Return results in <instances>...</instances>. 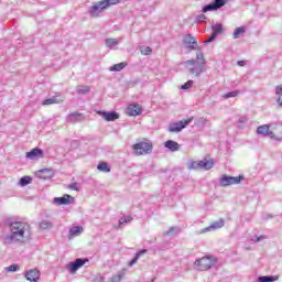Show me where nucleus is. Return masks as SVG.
<instances>
[{
  "mask_svg": "<svg viewBox=\"0 0 282 282\" xmlns=\"http://www.w3.org/2000/svg\"><path fill=\"white\" fill-rule=\"evenodd\" d=\"M10 234L1 237L3 246H12L13 243H25L30 237V224L19 220L7 221Z\"/></svg>",
  "mask_w": 282,
  "mask_h": 282,
  "instance_id": "obj_1",
  "label": "nucleus"
},
{
  "mask_svg": "<svg viewBox=\"0 0 282 282\" xmlns=\"http://www.w3.org/2000/svg\"><path fill=\"white\" fill-rule=\"evenodd\" d=\"M217 263V258L215 256H206L199 259H196L194 262V265L196 270H199V272H206L210 270Z\"/></svg>",
  "mask_w": 282,
  "mask_h": 282,
  "instance_id": "obj_2",
  "label": "nucleus"
},
{
  "mask_svg": "<svg viewBox=\"0 0 282 282\" xmlns=\"http://www.w3.org/2000/svg\"><path fill=\"white\" fill-rule=\"evenodd\" d=\"M134 155H149L153 153V142L149 139H143L142 141L132 145Z\"/></svg>",
  "mask_w": 282,
  "mask_h": 282,
  "instance_id": "obj_3",
  "label": "nucleus"
},
{
  "mask_svg": "<svg viewBox=\"0 0 282 282\" xmlns=\"http://www.w3.org/2000/svg\"><path fill=\"white\" fill-rule=\"evenodd\" d=\"M185 67H187L188 73L192 74L193 76H202L204 73V64H197V61L195 59H188L185 62Z\"/></svg>",
  "mask_w": 282,
  "mask_h": 282,
  "instance_id": "obj_4",
  "label": "nucleus"
},
{
  "mask_svg": "<svg viewBox=\"0 0 282 282\" xmlns=\"http://www.w3.org/2000/svg\"><path fill=\"white\" fill-rule=\"evenodd\" d=\"M191 122H193V117H191L186 120H181V121L171 123L169 126L167 131L170 133H180V131H182L183 129H186L189 126Z\"/></svg>",
  "mask_w": 282,
  "mask_h": 282,
  "instance_id": "obj_5",
  "label": "nucleus"
},
{
  "mask_svg": "<svg viewBox=\"0 0 282 282\" xmlns=\"http://www.w3.org/2000/svg\"><path fill=\"white\" fill-rule=\"evenodd\" d=\"M213 166H215V161L205 159L203 161H192L188 169H203L204 171H210Z\"/></svg>",
  "mask_w": 282,
  "mask_h": 282,
  "instance_id": "obj_6",
  "label": "nucleus"
},
{
  "mask_svg": "<svg viewBox=\"0 0 282 282\" xmlns=\"http://www.w3.org/2000/svg\"><path fill=\"white\" fill-rule=\"evenodd\" d=\"M241 180H243L242 175L229 176V175L224 174L219 180V184H220V186H223V188H226V186H232L235 184H241Z\"/></svg>",
  "mask_w": 282,
  "mask_h": 282,
  "instance_id": "obj_7",
  "label": "nucleus"
},
{
  "mask_svg": "<svg viewBox=\"0 0 282 282\" xmlns=\"http://www.w3.org/2000/svg\"><path fill=\"white\" fill-rule=\"evenodd\" d=\"M230 0H214L212 3L206 4L203 7L202 12H215L217 10H221L226 3H228Z\"/></svg>",
  "mask_w": 282,
  "mask_h": 282,
  "instance_id": "obj_8",
  "label": "nucleus"
},
{
  "mask_svg": "<svg viewBox=\"0 0 282 282\" xmlns=\"http://www.w3.org/2000/svg\"><path fill=\"white\" fill-rule=\"evenodd\" d=\"M87 261H89V260L83 259V258H77L75 261L69 262L67 264L68 272H70V274H76V272H78V270H80V268H83V265H85L87 263Z\"/></svg>",
  "mask_w": 282,
  "mask_h": 282,
  "instance_id": "obj_9",
  "label": "nucleus"
},
{
  "mask_svg": "<svg viewBox=\"0 0 282 282\" xmlns=\"http://www.w3.org/2000/svg\"><path fill=\"white\" fill-rule=\"evenodd\" d=\"M183 45H185L188 52H193V50H199V44L195 40V36H193L192 34H186L183 37Z\"/></svg>",
  "mask_w": 282,
  "mask_h": 282,
  "instance_id": "obj_10",
  "label": "nucleus"
},
{
  "mask_svg": "<svg viewBox=\"0 0 282 282\" xmlns=\"http://www.w3.org/2000/svg\"><path fill=\"white\" fill-rule=\"evenodd\" d=\"M271 140H276L281 141L282 140V122L276 123L272 122L271 123Z\"/></svg>",
  "mask_w": 282,
  "mask_h": 282,
  "instance_id": "obj_11",
  "label": "nucleus"
},
{
  "mask_svg": "<svg viewBox=\"0 0 282 282\" xmlns=\"http://www.w3.org/2000/svg\"><path fill=\"white\" fill-rule=\"evenodd\" d=\"M98 116H100L101 118H104V120H106V122H116V120H118L120 118V113L116 112V111H102L99 110L97 111Z\"/></svg>",
  "mask_w": 282,
  "mask_h": 282,
  "instance_id": "obj_12",
  "label": "nucleus"
},
{
  "mask_svg": "<svg viewBox=\"0 0 282 282\" xmlns=\"http://www.w3.org/2000/svg\"><path fill=\"white\" fill-rule=\"evenodd\" d=\"M102 3H104V2H102V0H101V1L95 2V3L91 6V8H90V10H89L90 17H93L94 19H96V18L100 17V13H101L102 11L107 10V8L102 6Z\"/></svg>",
  "mask_w": 282,
  "mask_h": 282,
  "instance_id": "obj_13",
  "label": "nucleus"
},
{
  "mask_svg": "<svg viewBox=\"0 0 282 282\" xmlns=\"http://www.w3.org/2000/svg\"><path fill=\"white\" fill-rule=\"evenodd\" d=\"M54 204H56L57 206H67L69 204H74V196L69 195V194H65L62 197H55L53 199Z\"/></svg>",
  "mask_w": 282,
  "mask_h": 282,
  "instance_id": "obj_14",
  "label": "nucleus"
},
{
  "mask_svg": "<svg viewBox=\"0 0 282 282\" xmlns=\"http://www.w3.org/2000/svg\"><path fill=\"white\" fill-rule=\"evenodd\" d=\"M257 133L272 139V123L258 127Z\"/></svg>",
  "mask_w": 282,
  "mask_h": 282,
  "instance_id": "obj_15",
  "label": "nucleus"
},
{
  "mask_svg": "<svg viewBox=\"0 0 282 282\" xmlns=\"http://www.w3.org/2000/svg\"><path fill=\"white\" fill-rule=\"evenodd\" d=\"M63 100H65L64 96L61 95H55L51 98L45 99L42 105L44 106H50V105H61V102H63Z\"/></svg>",
  "mask_w": 282,
  "mask_h": 282,
  "instance_id": "obj_16",
  "label": "nucleus"
},
{
  "mask_svg": "<svg viewBox=\"0 0 282 282\" xmlns=\"http://www.w3.org/2000/svg\"><path fill=\"white\" fill-rule=\"evenodd\" d=\"M226 221L224 218H220L214 223L210 224L209 227L203 229V232H210V230H219V228H224Z\"/></svg>",
  "mask_w": 282,
  "mask_h": 282,
  "instance_id": "obj_17",
  "label": "nucleus"
},
{
  "mask_svg": "<svg viewBox=\"0 0 282 282\" xmlns=\"http://www.w3.org/2000/svg\"><path fill=\"white\" fill-rule=\"evenodd\" d=\"M40 276H41V273L36 269L29 270L25 273L26 281H31V282H37Z\"/></svg>",
  "mask_w": 282,
  "mask_h": 282,
  "instance_id": "obj_18",
  "label": "nucleus"
},
{
  "mask_svg": "<svg viewBox=\"0 0 282 282\" xmlns=\"http://www.w3.org/2000/svg\"><path fill=\"white\" fill-rule=\"evenodd\" d=\"M25 158H28V160H36V158H43V151L40 148H34L26 152Z\"/></svg>",
  "mask_w": 282,
  "mask_h": 282,
  "instance_id": "obj_19",
  "label": "nucleus"
},
{
  "mask_svg": "<svg viewBox=\"0 0 282 282\" xmlns=\"http://www.w3.org/2000/svg\"><path fill=\"white\" fill-rule=\"evenodd\" d=\"M126 113L128 116H140L142 108L139 105H130L127 107Z\"/></svg>",
  "mask_w": 282,
  "mask_h": 282,
  "instance_id": "obj_20",
  "label": "nucleus"
},
{
  "mask_svg": "<svg viewBox=\"0 0 282 282\" xmlns=\"http://www.w3.org/2000/svg\"><path fill=\"white\" fill-rule=\"evenodd\" d=\"M85 120V115L80 112H73L68 115L67 122H83Z\"/></svg>",
  "mask_w": 282,
  "mask_h": 282,
  "instance_id": "obj_21",
  "label": "nucleus"
},
{
  "mask_svg": "<svg viewBox=\"0 0 282 282\" xmlns=\"http://www.w3.org/2000/svg\"><path fill=\"white\" fill-rule=\"evenodd\" d=\"M83 235V226H75L69 229L68 239H74V237H80Z\"/></svg>",
  "mask_w": 282,
  "mask_h": 282,
  "instance_id": "obj_22",
  "label": "nucleus"
},
{
  "mask_svg": "<svg viewBox=\"0 0 282 282\" xmlns=\"http://www.w3.org/2000/svg\"><path fill=\"white\" fill-rule=\"evenodd\" d=\"M165 149H169V151L175 152V151H180V143L173 141V140H167L164 143Z\"/></svg>",
  "mask_w": 282,
  "mask_h": 282,
  "instance_id": "obj_23",
  "label": "nucleus"
},
{
  "mask_svg": "<svg viewBox=\"0 0 282 282\" xmlns=\"http://www.w3.org/2000/svg\"><path fill=\"white\" fill-rule=\"evenodd\" d=\"M148 250L147 249H142L140 251H138L134 256V258L129 262L130 267L135 265V263H138V260L140 259V257L147 254Z\"/></svg>",
  "mask_w": 282,
  "mask_h": 282,
  "instance_id": "obj_24",
  "label": "nucleus"
},
{
  "mask_svg": "<svg viewBox=\"0 0 282 282\" xmlns=\"http://www.w3.org/2000/svg\"><path fill=\"white\" fill-rule=\"evenodd\" d=\"M279 281V275H261L258 278V282H274Z\"/></svg>",
  "mask_w": 282,
  "mask_h": 282,
  "instance_id": "obj_25",
  "label": "nucleus"
},
{
  "mask_svg": "<svg viewBox=\"0 0 282 282\" xmlns=\"http://www.w3.org/2000/svg\"><path fill=\"white\" fill-rule=\"evenodd\" d=\"M98 171L101 173H111V167L107 162H101L97 165Z\"/></svg>",
  "mask_w": 282,
  "mask_h": 282,
  "instance_id": "obj_26",
  "label": "nucleus"
},
{
  "mask_svg": "<svg viewBox=\"0 0 282 282\" xmlns=\"http://www.w3.org/2000/svg\"><path fill=\"white\" fill-rule=\"evenodd\" d=\"M41 230H52L54 228V224L50 220H42L40 223Z\"/></svg>",
  "mask_w": 282,
  "mask_h": 282,
  "instance_id": "obj_27",
  "label": "nucleus"
},
{
  "mask_svg": "<svg viewBox=\"0 0 282 282\" xmlns=\"http://www.w3.org/2000/svg\"><path fill=\"white\" fill-rule=\"evenodd\" d=\"M213 34L216 36H219V34L224 33V26L221 24H214L212 25Z\"/></svg>",
  "mask_w": 282,
  "mask_h": 282,
  "instance_id": "obj_28",
  "label": "nucleus"
},
{
  "mask_svg": "<svg viewBox=\"0 0 282 282\" xmlns=\"http://www.w3.org/2000/svg\"><path fill=\"white\" fill-rule=\"evenodd\" d=\"M124 67H127V63L121 62L119 64H115L109 69H110V72H122V69H124Z\"/></svg>",
  "mask_w": 282,
  "mask_h": 282,
  "instance_id": "obj_29",
  "label": "nucleus"
},
{
  "mask_svg": "<svg viewBox=\"0 0 282 282\" xmlns=\"http://www.w3.org/2000/svg\"><path fill=\"white\" fill-rule=\"evenodd\" d=\"M180 232V229L177 227H171L170 230L163 232V237H175Z\"/></svg>",
  "mask_w": 282,
  "mask_h": 282,
  "instance_id": "obj_30",
  "label": "nucleus"
},
{
  "mask_svg": "<svg viewBox=\"0 0 282 282\" xmlns=\"http://www.w3.org/2000/svg\"><path fill=\"white\" fill-rule=\"evenodd\" d=\"M102 1V7L106 8H111V6H118L120 3V0H101Z\"/></svg>",
  "mask_w": 282,
  "mask_h": 282,
  "instance_id": "obj_31",
  "label": "nucleus"
},
{
  "mask_svg": "<svg viewBox=\"0 0 282 282\" xmlns=\"http://www.w3.org/2000/svg\"><path fill=\"white\" fill-rule=\"evenodd\" d=\"M241 34H246V28L243 26H240V28H237L235 31H234V39H240Z\"/></svg>",
  "mask_w": 282,
  "mask_h": 282,
  "instance_id": "obj_32",
  "label": "nucleus"
},
{
  "mask_svg": "<svg viewBox=\"0 0 282 282\" xmlns=\"http://www.w3.org/2000/svg\"><path fill=\"white\" fill-rule=\"evenodd\" d=\"M196 63L200 64V65H203L205 67L206 59L204 58V53H202V52H197L196 53Z\"/></svg>",
  "mask_w": 282,
  "mask_h": 282,
  "instance_id": "obj_33",
  "label": "nucleus"
},
{
  "mask_svg": "<svg viewBox=\"0 0 282 282\" xmlns=\"http://www.w3.org/2000/svg\"><path fill=\"white\" fill-rule=\"evenodd\" d=\"M105 43L107 47H116V45L120 44V42L117 39H106Z\"/></svg>",
  "mask_w": 282,
  "mask_h": 282,
  "instance_id": "obj_34",
  "label": "nucleus"
},
{
  "mask_svg": "<svg viewBox=\"0 0 282 282\" xmlns=\"http://www.w3.org/2000/svg\"><path fill=\"white\" fill-rule=\"evenodd\" d=\"M20 186H28L29 184H32L31 176H22L19 182Z\"/></svg>",
  "mask_w": 282,
  "mask_h": 282,
  "instance_id": "obj_35",
  "label": "nucleus"
},
{
  "mask_svg": "<svg viewBox=\"0 0 282 282\" xmlns=\"http://www.w3.org/2000/svg\"><path fill=\"white\" fill-rule=\"evenodd\" d=\"M139 50L143 56H149L153 53V50L150 46H141Z\"/></svg>",
  "mask_w": 282,
  "mask_h": 282,
  "instance_id": "obj_36",
  "label": "nucleus"
},
{
  "mask_svg": "<svg viewBox=\"0 0 282 282\" xmlns=\"http://www.w3.org/2000/svg\"><path fill=\"white\" fill-rule=\"evenodd\" d=\"M89 86H78L77 94H82L83 96L89 94Z\"/></svg>",
  "mask_w": 282,
  "mask_h": 282,
  "instance_id": "obj_37",
  "label": "nucleus"
},
{
  "mask_svg": "<svg viewBox=\"0 0 282 282\" xmlns=\"http://www.w3.org/2000/svg\"><path fill=\"white\" fill-rule=\"evenodd\" d=\"M237 96H239V90H232V91H229V93L225 94L223 96V98H226V99H228V98H237Z\"/></svg>",
  "mask_w": 282,
  "mask_h": 282,
  "instance_id": "obj_38",
  "label": "nucleus"
},
{
  "mask_svg": "<svg viewBox=\"0 0 282 282\" xmlns=\"http://www.w3.org/2000/svg\"><path fill=\"white\" fill-rule=\"evenodd\" d=\"M133 218L131 216H126L119 219V228L122 226V224H130Z\"/></svg>",
  "mask_w": 282,
  "mask_h": 282,
  "instance_id": "obj_39",
  "label": "nucleus"
},
{
  "mask_svg": "<svg viewBox=\"0 0 282 282\" xmlns=\"http://www.w3.org/2000/svg\"><path fill=\"white\" fill-rule=\"evenodd\" d=\"M193 79L187 80L184 85L181 86V89L186 90V89H191V87H193Z\"/></svg>",
  "mask_w": 282,
  "mask_h": 282,
  "instance_id": "obj_40",
  "label": "nucleus"
},
{
  "mask_svg": "<svg viewBox=\"0 0 282 282\" xmlns=\"http://www.w3.org/2000/svg\"><path fill=\"white\" fill-rule=\"evenodd\" d=\"M19 270V264L13 263L7 268V272H17Z\"/></svg>",
  "mask_w": 282,
  "mask_h": 282,
  "instance_id": "obj_41",
  "label": "nucleus"
},
{
  "mask_svg": "<svg viewBox=\"0 0 282 282\" xmlns=\"http://www.w3.org/2000/svg\"><path fill=\"white\" fill-rule=\"evenodd\" d=\"M111 282H120L122 281V273H119L117 275H113L111 279H110Z\"/></svg>",
  "mask_w": 282,
  "mask_h": 282,
  "instance_id": "obj_42",
  "label": "nucleus"
},
{
  "mask_svg": "<svg viewBox=\"0 0 282 282\" xmlns=\"http://www.w3.org/2000/svg\"><path fill=\"white\" fill-rule=\"evenodd\" d=\"M215 39H217V35L215 33H212L209 39L205 40V44H208V43H213V41H215Z\"/></svg>",
  "mask_w": 282,
  "mask_h": 282,
  "instance_id": "obj_43",
  "label": "nucleus"
},
{
  "mask_svg": "<svg viewBox=\"0 0 282 282\" xmlns=\"http://www.w3.org/2000/svg\"><path fill=\"white\" fill-rule=\"evenodd\" d=\"M215 39H217V35L215 33H212L209 39L205 40V44H208V43H213V41H215Z\"/></svg>",
  "mask_w": 282,
  "mask_h": 282,
  "instance_id": "obj_44",
  "label": "nucleus"
},
{
  "mask_svg": "<svg viewBox=\"0 0 282 282\" xmlns=\"http://www.w3.org/2000/svg\"><path fill=\"white\" fill-rule=\"evenodd\" d=\"M215 39H217V35L215 33H212L209 39L205 40V44H208V43H213V41H215Z\"/></svg>",
  "mask_w": 282,
  "mask_h": 282,
  "instance_id": "obj_45",
  "label": "nucleus"
},
{
  "mask_svg": "<svg viewBox=\"0 0 282 282\" xmlns=\"http://www.w3.org/2000/svg\"><path fill=\"white\" fill-rule=\"evenodd\" d=\"M78 147H80V142H79V141L73 140V141L70 142V148H72V149H78Z\"/></svg>",
  "mask_w": 282,
  "mask_h": 282,
  "instance_id": "obj_46",
  "label": "nucleus"
},
{
  "mask_svg": "<svg viewBox=\"0 0 282 282\" xmlns=\"http://www.w3.org/2000/svg\"><path fill=\"white\" fill-rule=\"evenodd\" d=\"M205 19H206L205 14H199V15L196 17V21L198 23H204Z\"/></svg>",
  "mask_w": 282,
  "mask_h": 282,
  "instance_id": "obj_47",
  "label": "nucleus"
},
{
  "mask_svg": "<svg viewBox=\"0 0 282 282\" xmlns=\"http://www.w3.org/2000/svg\"><path fill=\"white\" fill-rule=\"evenodd\" d=\"M68 188H70V191H79L78 188V183H72L68 185Z\"/></svg>",
  "mask_w": 282,
  "mask_h": 282,
  "instance_id": "obj_48",
  "label": "nucleus"
},
{
  "mask_svg": "<svg viewBox=\"0 0 282 282\" xmlns=\"http://www.w3.org/2000/svg\"><path fill=\"white\" fill-rule=\"evenodd\" d=\"M275 94H276V96H280V94H281L280 98H282V86H276Z\"/></svg>",
  "mask_w": 282,
  "mask_h": 282,
  "instance_id": "obj_49",
  "label": "nucleus"
},
{
  "mask_svg": "<svg viewBox=\"0 0 282 282\" xmlns=\"http://www.w3.org/2000/svg\"><path fill=\"white\" fill-rule=\"evenodd\" d=\"M94 282H105V276H102V275H97V276L94 279Z\"/></svg>",
  "mask_w": 282,
  "mask_h": 282,
  "instance_id": "obj_50",
  "label": "nucleus"
},
{
  "mask_svg": "<svg viewBox=\"0 0 282 282\" xmlns=\"http://www.w3.org/2000/svg\"><path fill=\"white\" fill-rule=\"evenodd\" d=\"M264 239H265V236H260V237H256L253 241L254 243H259V241H263Z\"/></svg>",
  "mask_w": 282,
  "mask_h": 282,
  "instance_id": "obj_51",
  "label": "nucleus"
},
{
  "mask_svg": "<svg viewBox=\"0 0 282 282\" xmlns=\"http://www.w3.org/2000/svg\"><path fill=\"white\" fill-rule=\"evenodd\" d=\"M237 65H239V67H246V61H238Z\"/></svg>",
  "mask_w": 282,
  "mask_h": 282,
  "instance_id": "obj_52",
  "label": "nucleus"
},
{
  "mask_svg": "<svg viewBox=\"0 0 282 282\" xmlns=\"http://www.w3.org/2000/svg\"><path fill=\"white\" fill-rule=\"evenodd\" d=\"M48 171H50V170H47V169L41 170V171H40V174L47 173Z\"/></svg>",
  "mask_w": 282,
  "mask_h": 282,
  "instance_id": "obj_53",
  "label": "nucleus"
},
{
  "mask_svg": "<svg viewBox=\"0 0 282 282\" xmlns=\"http://www.w3.org/2000/svg\"><path fill=\"white\" fill-rule=\"evenodd\" d=\"M267 219H272V215H267Z\"/></svg>",
  "mask_w": 282,
  "mask_h": 282,
  "instance_id": "obj_54",
  "label": "nucleus"
},
{
  "mask_svg": "<svg viewBox=\"0 0 282 282\" xmlns=\"http://www.w3.org/2000/svg\"><path fill=\"white\" fill-rule=\"evenodd\" d=\"M40 177H41L42 180H47V177H45V176H41V175H40Z\"/></svg>",
  "mask_w": 282,
  "mask_h": 282,
  "instance_id": "obj_55",
  "label": "nucleus"
},
{
  "mask_svg": "<svg viewBox=\"0 0 282 282\" xmlns=\"http://www.w3.org/2000/svg\"><path fill=\"white\" fill-rule=\"evenodd\" d=\"M151 282H155V278H153Z\"/></svg>",
  "mask_w": 282,
  "mask_h": 282,
  "instance_id": "obj_56",
  "label": "nucleus"
}]
</instances>
